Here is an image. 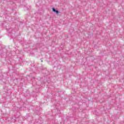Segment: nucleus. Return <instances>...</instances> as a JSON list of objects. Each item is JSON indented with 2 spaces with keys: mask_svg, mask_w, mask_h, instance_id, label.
I'll return each mask as SVG.
<instances>
[{
  "mask_svg": "<svg viewBox=\"0 0 124 124\" xmlns=\"http://www.w3.org/2000/svg\"><path fill=\"white\" fill-rule=\"evenodd\" d=\"M56 9L55 8H52V11H53L54 12H56Z\"/></svg>",
  "mask_w": 124,
  "mask_h": 124,
  "instance_id": "1",
  "label": "nucleus"
},
{
  "mask_svg": "<svg viewBox=\"0 0 124 124\" xmlns=\"http://www.w3.org/2000/svg\"><path fill=\"white\" fill-rule=\"evenodd\" d=\"M12 31V29H10L8 30V32H11V31Z\"/></svg>",
  "mask_w": 124,
  "mask_h": 124,
  "instance_id": "2",
  "label": "nucleus"
},
{
  "mask_svg": "<svg viewBox=\"0 0 124 124\" xmlns=\"http://www.w3.org/2000/svg\"><path fill=\"white\" fill-rule=\"evenodd\" d=\"M55 12H56V13H57V14H58V13H59V11L56 10V11H55Z\"/></svg>",
  "mask_w": 124,
  "mask_h": 124,
  "instance_id": "3",
  "label": "nucleus"
}]
</instances>
